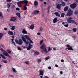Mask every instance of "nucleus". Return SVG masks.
Segmentation results:
<instances>
[{
	"label": "nucleus",
	"mask_w": 78,
	"mask_h": 78,
	"mask_svg": "<svg viewBox=\"0 0 78 78\" xmlns=\"http://www.w3.org/2000/svg\"><path fill=\"white\" fill-rule=\"evenodd\" d=\"M0 50H1L2 51H3V54L5 55V56H6L9 57V58H11L10 55H9V54L5 50H3V49L2 48H0Z\"/></svg>",
	"instance_id": "f257e3e1"
},
{
	"label": "nucleus",
	"mask_w": 78,
	"mask_h": 78,
	"mask_svg": "<svg viewBox=\"0 0 78 78\" xmlns=\"http://www.w3.org/2000/svg\"><path fill=\"white\" fill-rule=\"evenodd\" d=\"M43 50V51H44L45 53H47L48 51H47V50L46 49V45H45V44H43L40 47Z\"/></svg>",
	"instance_id": "f03ea898"
},
{
	"label": "nucleus",
	"mask_w": 78,
	"mask_h": 78,
	"mask_svg": "<svg viewBox=\"0 0 78 78\" xmlns=\"http://www.w3.org/2000/svg\"><path fill=\"white\" fill-rule=\"evenodd\" d=\"M15 41L16 44H19V45H22V44H23V41H22V39H20L18 41L17 39H16Z\"/></svg>",
	"instance_id": "7ed1b4c3"
},
{
	"label": "nucleus",
	"mask_w": 78,
	"mask_h": 78,
	"mask_svg": "<svg viewBox=\"0 0 78 78\" xmlns=\"http://www.w3.org/2000/svg\"><path fill=\"white\" fill-rule=\"evenodd\" d=\"M24 37H25L26 39H27V40H28V41H29L30 42V43H31V44H33L34 42L33 41H32V40H31L30 39V37L28 36V35H25V36H24Z\"/></svg>",
	"instance_id": "20e7f679"
},
{
	"label": "nucleus",
	"mask_w": 78,
	"mask_h": 78,
	"mask_svg": "<svg viewBox=\"0 0 78 78\" xmlns=\"http://www.w3.org/2000/svg\"><path fill=\"white\" fill-rule=\"evenodd\" d=\"M73 11L71 10V9H69L68 10V12L67 14L68 16H70L71 15L73 14Z\"/></svg>",
	"instance_id": "39448f33"
},
{
	"label": "nucleus",
	"mask_w": 78,
	"mask_h": 78,
	"mask_svg": "<svg viewBox=\"0 0 78 78\" xmlns=\"http://www.w3.org/2000/svg\"><path fill=\"white\" fill-rule=\"evenodd\" d=\"M22 40H23V42H25V44L26 45H28V44H29V41H26V39H25V37L23 36H22Z\"/></svg>",
	"instance_id": "423d86ee"
},
{
	"label": "nucleus",
	"mask_w": 78,
	"mask_h": 78,
	"mask_svg": "<svg viewBox=\"0 0 78 78\" xmlns=\"http://www.w3.org/2000/svg\"><path fill=\"white\" fill-rule=\"evenodd\" d=\"M66 47H67L68 48H66V49H68V50H71L72 51L73 50V48H72V47L70 46L69 44H67L66 45Z\"/></svg>",
	"instance_id": "0eeeda50"
},
{
	"label": "nucleus",
	"mask_w": 78,
	"mask_h": 78,
	"mask_svg": "<svg viewBox=\"0 0 78 78\" xmlns=\"http://www.w3.org/2000/svg\"><path fill=\"white\" fill-rule=\"evenodd\" d=\"M76 3H75L73 4H71L70 5V7L72 9H74L76 8Z\"/></svg>",
	"instance_id": "6e6552de"
},
{
	"label": "nucleus",
	"mask_w": 78,
	"mask_h": 78,
	"mask_svg": "<svg viewBox=\"0 0 78 78\" xmlns=\"http://www.w3.org/2000/svg\"><path fill=\"white\" fill-rule=\"evenodd\" d=\"M21 2L23 3H25V5H27V4L28 3V1L27 0H24L23 1H21Z\"/></svg>",
	"instance_id": "1a4fd4ad"
},
{
	"label": "nucleus",
	"mask_w": 78,
	"mask_h": 78,
	"mask_svg": "<svg viewBox=\"0 0 78 78\" xmlns=\"http://www.w3.org/2000/svg\"><path fill=\"white\" fill-rule=\"evenodd\" d=\"M21 2H22L21 1H20L17 2V4L18 7H22V3Z\"/></svg>",
	"instance_id": "9d476101"
},
{
	"label": "nucleus",
	"mask_w": 78,
	"mask_h": 78,
	"mask_svg": "<svg viewBox=\"0 0 78 78\" xmlns=\"http://www.w3.org/2000/svg\"><path fill=\"white\" fill-rule=\"evenodd\" d=\"M72 18L69 17L67 20V21L68 23H72Z\"/></svg>",
	"instance_id": "9b49d317"
},
{
	"label": "nucleus",
	"mask_w": 78,
	"mask_h": 78,
	"mask_svg": "<svg viewBox=\"0 0 78 78\" xmlns=\"http://www.w3.org/2000/svg\"><path fill=\"white\" fill-rule=\"evenodd\" d=\"M16 19V17H13L10 19V20L12 22H15Z\"/></svg>",
	"instance_id": "f8f14e48"
},
{
	"label": "nucleus",
	"mask_w": 78,
	"mask_h": 78,
	"mask_svg": "<svg viewBox=\"0 0 78 78\" xmlns=\"http://www.w3.org/2000/svg\"><path fill=\"white\" fill-rule=\"evenodd\" d=\"M2 58L3 59H6V57L5 55H3L2 54H0V58Z\"/></svg>",
	"instance_id": "ddd939ff"
},
{
	"label": "nucleus",
	"mask_w": 78,
	"mask_h": 78,
	"mask_svg": "<svg viewBox=\"0 0 78 78\" xmlns=\"http://www.w3.org/2000/svg\"><path fill=\"white\" fill-rule=\"evenodd\" d=\"M34 6L35 7H37V6L38 5V4H39V3L37 1H35L34 2Z\"/></svg>",
	"instance_id": "4468645a"
},
{
	"label": "nucleus",
	"mask_w": 78,
	"mask_h": 78,
	"mask_svg": "<svg viewBox=\"0 0 78 78\" xmlns=\"http://www.w3.org/2000/svg\"><path fill=\"white\" fill-rule=\"evenodd\" d=\"M8 34L10 36H12V35L14 34V33L11 31H8Z\"/></svg>",
	"instance_id": "2eb2a0df"
},
{
	"label": "nucleus",
	"mask_w": 78,
	"mask_h": 78,
	"mask_svg": "<svg viewBox=\"0 0 78 78\" xmlns=\"http://www.w3.org/2000/svg\"><path fill=\"white\" fill-rule=\"evenodd\" d=\"M33 13L34 14L36 15V14H39V11L38 10L34 11V12Z\"/></svg>",
	"instance_id": "dca6fc26"
},
{
	"label": "nucleus",
	"mask_w": 78,
	"mask_h": 78,
	"mask_svg": "<svg viewBox=\"0 0 78 78\" xmlns=\"http://www.w3.org/2000/svg\"><path fill=\"white\" fill-rule=\"evenodd\" d=\"M61 4H58L57 6V8H58V9H61Z\"/></svg>",
	"instance_id": "f3484780"
},
{
	"label": "nucleus",
	"mask_w": 78,
	"mask_h": 78,
	"mask_svg": "<svg viewBox=\"0 0 78 78\" xmlns=\"http://www.w3.org/2000/svg\"><path fill=\"white\" fill-rule=\"evenodd\" d=\"M40 75H43L44 74V71L42 70H40Z\"/></svg>",
	"instance_id": "a211bd4d"
},
{
	"label": "nucleus",
	"mask_w": 78,
	"mask_h": 78,
	"mask_svg": "<svg viewBox=\"0 0 78 78\" xmlns=\"http://www.w3.org/2000/svg\"><path fill=\"white\" fill-rule=\"evenodd\" d=\"M34 28V25L33 24H32L30 27V29H31V30H33Z\"/></svg>",
	"instance_id": "6ab92c4d"
},
{
	"label": "nucleus",
	"mask_w": 78,
	"mask_h": 78,
	"mask_svg": "<svg viewBox=\"0 0 78 78\" xmlns=\"http://www.w3.org/2000/svg\"><path fill=\"white\" fill-rule=\"evenodd\" d=\"M11 3H8L7 4V7L8 8H10V6H11Z\"/></svg>",
	"instance_id": "aec40b11"
},
{
	"label": "nucleus",
	"mask_w": 78,
	"mask_h": 78,
	"mask_svg": "<svg viewBox=\"0 0 78 78\" xmlns=\"http://www.w3.org/2000/svg\"><path fill=\"white\" fill-rule=\"evenodd\" d=\"M3 36V34L2 33H0V40H2V37Z\"/></svg>",
	"instance_id": "412c9836"
},
{
	"label": "nucleus",
	"mask_w": 78,
	"mask_h": 78,
	"mask_svg": "<svg viewBox=\"0 0 78 78\" xmlns=\"http://www.w3.org/2000/svg\"><path fill=\"white\" fill-rule=\"evenodd\" d=\"M54 14L56 16H58V17H60V15L58 14V12H55L54 13Z\"/></svg>",
	"instance_id": "4be33fe9"
},
{
	"label": "nucleus",
	"mask_w": 78,
	"mask_h": 78,
	"mask_svg": "<svg viewBox=\"0 0 78 78\" xmlns=\"http://www.w3.org/2000/svg\"><path fill=\"white\" fill-rule=\"evenodd\" d=\"M22 32L23 34H27V32L25 29L23 30Z\"/></svg>",
	"instance_id": "5701e85b"
},
{
	"label": "nucleus",
	"mask_w": 78,
	"mask_h": 78,
	"mask_svg": "<svg viewBox=\"0 0 78 78\" xmlns=\"http://www.w3.org/2000/svg\"><path fill=\"white\" fill-rule=\"evenodd\" d=\"M39 55V52L38 51L35 52L34 54V55H35V56L36 55Z\"/></svg>",
	"instance_id": "b1692460"
},
{
	"label": "nucleus",
	"mask_w": 78,
	"mask_h": 78,
	"mask_svg": "<svg viewBox=\"0 0 78 78\" xmlns=\"http://www.w3.org/2000/svg\"><path fill=\"white\" fill-rule=\"evenodd\" d=\"M16 15L18 16V17L20 18V13H16Z\"/></svg>",
	"instance_id": "393cba45"
},
{
	"label": "nucleus",
	"mask_w": 78,
	"mask_h": 78,
	"mask_svg": "<svg viewBox=\"0 0 78 78\" xmlns=\"http://www.w3.org/2000/svg\"><path fill=\"white\" fill-rule=\"evenodd\" d=\"M58 21V20H57V18H55L53 20V23H56Z\"/></svg>",
	"instance_id": "a878e982"
},
{
	"label": "nucleus",
	"mask_w": 78,
	"mask_h": 78,
	"mask_svg": "<svg viewBox=\"0 0 78 78\" xmlns=\"http://www.w3.org/2000/svg\"><path fill=\"white\" fill-rule=\"evenodd\" d=\"M12 71L13 72H14V73H17V71L16 70V69L13 67L12 68Z\"/></svg>",
	"instance_id": "bb28decb"
},
{
	"label": "nucleus",
	"mask_w": 78,
	"mask_h": 78,
	"mask_svg": "<svg viewBox=\"0 0 78 78\" xmlns=\"http://www.w3.org/2000/svg\"><path fill=\"white\" fill-rule=\"evenodd\" d=\"M62 4V5L63 6H66V3L64 2H61Z\"/></svg>",
	"instance_id": "cd10ccee"
},
{
	"label": "nucleus",
	"mask_w": 78,
	"mask_h": 78,
	"mask_svg": "<svg viewBox=\"0 0 78 78\" xmlns=\"http://www.w3.org/2000/svg\"><path fill=\"white\" fill-rule=\"evenodd\" d=\"M68 7L66 6L64 8V11H67V10H68Z\"/></svg>",
	"instance_id": "c85d7f7f"
},
{
	"label": "nucleus",
	"mask_w": 78,
	"mask_h": 78,
	"mask_svg": "<svg viewBox=\"0 0 78 78\" xmlns=\"http://www.w3.org/2000/svg\"><path fill=\"white\" fill-rule=\"evenodd\" d=\"M71 23H75V24H76V25H77V23L76 22H75L74 20H71Z\"/></svg>",
	"instance_id": "c756f323"
},
{
	"label": "nucleus",
	"mask_w": 78,
	"mask_h": 78,
	"mask_svg": "<svg viewBox=\"0 0 78 78\" xmlns=\"http://www.w3.org/2000/svg\"><path fill=\"white\" fill-rule=\"evenodd\" d=\"M15 26H13L12 27V28H11V30H14L15 29Z\"/></svg>",
	"instance_id": "7c9ffc66"
},
{
	"label": "nucleus",
	"mask_w": 78,
	"mask_h": 78,
	"mask_svg": "<svg viewBox=\"0 0 78 78\" xmlns=\"http://www.w3.org/2000/svg\"><path fill=\"white\" fill-rule=\"evenodd\" d=\"M25 64H27V65H29L30 64V62L29 61H25Z\"/></svg>",
	"instance_id": "2f4dec72"
},
{
	"label": "nucleus",
	"mask_w": 78,
	"mask_h": 78,
	"mask_svg": "<svg viewBox=\"0 0 78 78\" xmlns=\"http://www.w3.org/2000/svg\"><path fill=\"white\" fill-rule=\"evenodd\" d=\"M27 50H30L31 48V47H30V46H29L27 48Z\"/></svg>",
	"instance_id": "473e14b6"
},
{
	"label": "nucleus",
	"mask_w": 78,
	"mask_h": 78,
	"mask_svg": "<svg viewBox=\"0 0 78 78\" xmlns=\"http://www.w3.org/2000/svg\"><path fill=\"white\" fill-rule=\"evenodd\" d=\"M48 51H51V50H52V48H51L50 47H48Z\"/></svg>",
	"instance_id": "72a5a7b5"
},
{
	"label": "nucleus",
	"mask_w": 78,
	"mask_h": 78,
	"mask_svg": "<svg viewBox=\"0 0 78 78\" xmlns=\"http://www.w3.org/2000/svg\"><path fill=\"white\" fill-rule=\"evenodd\" d=\"M64 15H65V13H63L61 14V17H64Z\"/></svg>",
	"instance_id": "f704fd0d"
},
{
	"label": "nucleus",
	"mask_w": 78,
	"mask_h": 78,
	"mask_svg": "<svg viewBox=\"0 0 78 78\" xmlns=\"http://www.w3.org/2000/svg\"><path fill=\"white\" fill-rule=\"evenodd\" d=\"M0 17H1L2 18H3V16L2 15V12H0Z\"/></svg>",
	"instance_id": "c9c22d12"
},
{
	"label": "nucleus",
	"mask_w": 78,
	"mask_h": 78,
	"mask_svg": "<svg viewBox=\"0 0 78 78\" xmlns=\"http://www.w3.org/2000/svg\"><path fill=\"white\" fill-rule=\"evenodd\" d=\"M39 31L40 32H42L43 31V28L40 27L39 29Z\"/></svg>",
	"instance_id": "e433bc0d"
},
{
	"label": "nucleus",
	"mask_w": 78,
	"mask_h": 78,
	"mask_svg": "<svg viewBox=\"0 0 78 78\" xmlns=\"http://www.w3.org/2000/svg\"><path fill=\"white\" fill-rule=\"evenodd\" d=\"M76 28H74L73 29V32H76Z\"/></svg>",
	"instance_id": "4c0bfd02"
},
{
	"label": "nucleus",
	"mask_w": 78,
	"mask_h": 78,
	"mask_svg": "<svg viewBox=\"0 0 78 78\" xmlns=\"http://www.w3.org/2000/svg\"><path fill=\"white\" fill-rule=\"evenodd\" d=\"M24 10H27V5H25L24 6Z\"/></svg>",
	"instance_id": "58836bf2"
},
{
	"label": "nucleus",
	"mask_w": 78,
	"mask_h": 78,
	"mask_svg": "<svg viewBox=\"0 0 78 78\" xmlns=\"http://www.w3.org/2000/svg\"><path fill=\"white\" fill-rule=\"evenodd\" d=\"M11 41H12V42L14 44V45H16V43L14 42V41H14V39H12L11 40Z\"/></svg>",
	"instance_id": "ea45409f"
},
{
	"label": "nucleus",
	"mask_w": 78,
	"mask_h": 78,
	"mask_svg": "<svg viewBox=\"0 0 78 78\" xmlns=\"http://www.w3.org/2000/svg\"><path fill=\"white\" fill-rule=\"evenodd\" d=\"M14 76L13 75H9V77H12V78H13L14 77Z\"/></svg>",
	"instance_id": "a19ab883"
},
{
	"label": "nucleus",
	"mask_w": 78,
	"mask_h": 78,
	"mask_svg": "<svg viewBox=\"0 0 78 78\" xmlns=\"http://www.w3.org/2000/svg\"><path fill=\"white\" fill-rule=\"evenodd\" d=\"M2 62H4V63H7V61L6 60H3Z\"/></svg>",
	"instance_id": "79ce46f5"
},
{
	"label": "nucleus",
	"mask_w": 78,
	"mask_h": 78,
	"mask_svg": "<svg viewBox=\"0 0 78 78\" xmlns=\"http://www.w3.org/2000/svg\"><path fill=\"white\" fill-rule=\"evenodd\" d=\"M9 27H12L13 26V25L12 23H9Z\"/></svg>",
	"instance_id": "37998d69"
},
{
	"label": "nucleus",
	"mask_w": 78,
	"mask_h": 78,
	"mask_svg": "<svg viewBox=\"0 0 78 78\" xmlns=\"http://www.w3.org/2000/svg\"><path fill=\"white\" fill-rule=\"evenodd\" d=\"M49 56H48V57H46L45 58V60H48V59H49Z\"/></svg>",
	"instance_id": "c03bdc74"
},
{
	"label": "nucleus",
	"mask_w": 78,
	"mask_h": 78,
	"mask_svg": "<svg viewBox=\"0 0 78 78\" xmlns=\"http://www.w3.org/2000/svg\"><path fill=\"white\" fill-rule=\"evenodd\" d=\"M43 43V40H41L40 42V45H41Z\"/></svg>",
	"instance_id": "a18cd8bd"
},
{
	"label": "nucleus",
	"mask_w": 78,
	"mask_h": 78,
	"mask_svg": "<svg viewBox=\"0 0 78 78\" xmlns=\"http://www.w3.org/2000/svg\"><path fill=\"white\" fill-rule=\"evenodd\" d=\"M17 48H18V50H22V49H21V48L19 47V46L17 47Z\"/></svg>",
	"instance_id": "49530a36"
},
{
	"label": "nucleus",
	"mask_w": 78,
	"mask_h": 78,
	"mask_svg": "<svg viewBox=\"0 0 78 78\" xmlns=\"http://www.w3.org/2000/svg\"><path fill=\"white\" fill-rule=\"evenodd\" d=\"M7 52L8 53H11V51L9 49L7 50Z\"/></svg>",
	"instance_id": "de8ad7c7"
},
{
	"label": "nucleus",
	"mask_w": 78,
	"mask_h": 78,
	"mask_svg": "<svg viewBox=\"0 0 78 78\" xmlns=\"http://www.w3.org/2000/svg\"><path fill=\"white\" fill-rule=\"evenodd\" d=\"M30 44H31V43H30H30L29 44V46H30V47H33V45H31Z\"/></svg>",
	"instance_id": "09e8293b"
},
{
	"label": "nucleus",
	"mask_w": 78,
	"mask_h": 78,
	"mask_svg": "<svg viewBox=\"0 0 78 78\" xmlns=\"http://www.w3.org/2000/svg\"><path fill=\"white\" fill-rule=\"evenodd\" d=\"M37 62L38 63L41 62V59H38L37 60Z\"/></svg>",
	"instance_id": "8fccbe9b"
},
{
	"label": "nucleus",
	"mask_w": 78,
	"mask_h": 78,
	"mask_svg": "<svg viewBox=\"0 0 78 78\" xmlns=\"http://www.w3.org/2000/svg\"><path fill=\"white\" fill-rule=\"evenodd\" d=\"M7 2H12V0H6Z\"/></svg>",
	"instance_id": "3c124183"
},
{
	"label": "nucleus",
	"mask_w": 78,
	"mask_h": 78,
	"mask_svg": "<svg viewBox=\"0 0 78 78\" xmlns=\"http://www.w3.org/2000/svg\"><path fill=\"white\" fill-rule=\"evenodd\" d=\"M64 27H68V26H69V24H65L64 25Z\"/></svg>",
	"instance_id": "603ef678"
},
{
	"label": "nucleus",
	"mask_w": 78,
	"mask_h": 78,
	"mask_svg": "<svg viewBox=\"0 0 78 78\" xmlns=\"http://www.w3.org/2000/svg\"><path fill=\"white\" fill-rule=\"evenodd\" d=\"M16 10L17 11H20V9H19V8H16Z\"/></svg>",
	"instance_id": "864d4df0"
},
{
	"label": "nucleus",
	"mask_w": 78,
	"mask_h": 78,
	"mask_svg": "<svg viewBox=\"0 0 78 78\" xmlns=\"http://www.w3.org/2000/svg\"><path fill=\"white\" fill-rule=\"evenodd\" d=\"M75 14H78V11H76L75 12Z\"/></svg>",
	"instance_id": "5fc2aeb1"
},
{
	"label": "nucleus",
	"mask_w": 78,
	"mask_h": 78,
	"mask_svg": "<svg viewBox=\"0 0 78 78\" xmlns=\"http://www.w3.org/2000/svg\"><path fill=\"white\" fill-rule=\"evenodd\" d=\"M4 30H5V31H6V30H7L8 29H7V28H6V27H5L4 28Z\"/></svg>",
	"instance_id": "6e6d98bb"
},
{
	"label": "nucleus",
	"mask_w": 78,
	"mask_h": 78,
	"mask_svg": "<svg viewBox=\"0 0 78 78\" xmlns=\"http://www.w3.org/2000/svg\"><path fill=\"white\" fill-rule=\"evenodd\" d=\"M48 69H51V67L50 66H49L48 67Z\"/></svg>",
	"instance_id": "4d7b16f0"
},
{
	"label": "nucleus",
	"mask_w": 78,
	"mask_h": 78,
	"mask_svg": "<svg viewBox=\"0 0 78 78\" xmlns=\"http://www.w3.org/2000/svg\"><path fill=\"white\" fill-rule=\"evenodd\" d=\"M60 73L61 74V75L62 74V71H60Z\"/></svg>",
	"instance_id": "13d9d810"
},
{
	"label": "nucleus",
	"mask_w": 78,
	"mask_h": 78,
	"mask_svg": "<svg viewBox=\"0 0 78 78\" xmlns=\"http://www.w3.org/2000/svg\"><path fill=\"white\" fill-rule=\"evenodd\" d=\"M61 62H64V60L63 59H61Z\"/></svg>",
	"instance_id": "bf43d9fd"
},
{
	"label": "nucleus",
	"mask_w": 78,
	"mask_h": 78,
	"mask_svg": "<svg viewBox=\"0 0 78 78\" xmlns=\"http://www.w3.org/2000/svg\"><path fill=\"white\" fill-rule=\"evenodd\" d=\"M27 48V47H25V46H24L23 47V48L24 49V48Z\"/></svg>",
	"instance_id": "052dcab7"
},
{
	"label": "nucleus",
	"mask_w": 78,
	"mask_h": 78,
	"mask_svg": "<svg viewBox=\"0 0 78 78\" xmlns=\"http://www.w3.org/2000/svg\"><path fill=\"white\" fill-rule=\"evenodd\" d=\"M55 66L56 67H58V65L56 64L55 65Z\"/></svg>",
	"instance_id": "680f3d73"
},
{
	"label": "nucleus",
	"mask_w": 78,
	"mask_h": 78,
	"mask_svg": "<svg viewBox=\"0 0 78 78\" xmlns=\"http://www.w3.org/2000/svg\"><path fill=\"white\" fill-rule=\"evenodd\" d=\"M44 5H46V4H47V2H44Z\"/></svg>",
	"instance_id": "e2e57ef3"
},
{
	"label": "nucleus",
	"mask_w": 78,
	"mask_h": 78,
	"mask_svg": "<svg viewBox=\"0 0 78 78\" xmlns=\"http://www.w3.org/2000/svg\"><path fill=\"white\" fill-rule=\"evenodd\" d=\"M14 7H15V5H13L12 6V8H14Z\"/></svg>",
	"instance_id": "0e129e2a"
},
{
	"label": "nucleus",
	"mask_w": 78,
	"mask_h": 78,
	"mask_svg": "<svg viewBox=\"0 0 78 78\" xmlns=\"http://www.w3.org/2000/svg\"><path fill=\"white\" fill-rule=\"evenodd\" d=\"M37 35H38V36H39V35H40V33H37Z\"/></svg>",
	"instance_id": "69168bd1"
},
{
	"label": "nucleus",
	"mask_w": 78,
	"mask_h": 78,
	"mask_svg": "<svg viewBox=\"0 0 78 78\" xmlns=\"http://www.w3.org/2000/svg\"><path fill=\"white\" fill-rule=\"evenodd\" d=\"M53 50L54 51H55V50H56V48H53Z\"/></svg>",
	"instance_id": "338daca9"
},
{
	"label": "nucleus",
	"mask_w": 78,
	"mask_h": 78,
	"mask_svg": "<svg viewBox=\"0 0 78 78\" xmlns=\"http://www.w3.org/2000/svg\"><path fill=\"white\" fill-rule=\"evenodd\" d=\"M62 24H65V22H62Z\"/></svg>",
	"instance_id": "774afa93"
}]
</instances>
